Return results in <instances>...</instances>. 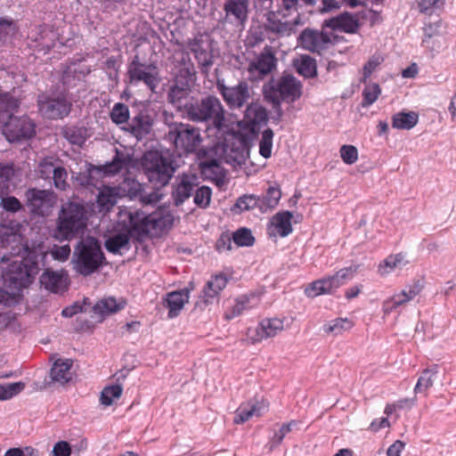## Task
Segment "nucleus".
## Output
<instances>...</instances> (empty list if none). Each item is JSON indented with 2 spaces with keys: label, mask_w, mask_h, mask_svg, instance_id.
Wrapping results in <instances>:
<instances>
[{
  "label": "nucleus",
  "mask_w": 456,
  "mask_h": 456,
  "mask_svg": "<svg viewBox=\"0 0 456 456\" xmlns=\"http://www.w3.org/2000/svg\"><path fill=\"white\" fill-rule=\"evenodd\" d=\"M281 116H254L253 119L238 121L236 128L227 131V138L223 143V152L226 154L227 162L241 164L249 154V151L257 139L263 126L270 119L278 124Z\"/></svg>",
  "instance_id": "obj_1"
},
{
  "label": "nucleus",
  "mask_w": 456,
  "mask_h": 456,
  "mask_svg": "<svg viewBox=\"0 0 456 456\" xmlns=\"http://www.w3.org/2000/svg\"><path fill=\"white\" fill-rule=\"evenodd\" d=\"M45 258L41 248H25L20 260H13L2 271L3 285L8 295L16 296L28 287L41 270L40 263Z\"/></svg>",
  "instance_id": "obj_2"
},
{
  "label": "nucleus",
  "mask_w": 456,
  "mask_h": 456,
  "mask_svg": "<svg viewBox=\"0 0 456 456\" xmlns=\"http://www.w3.org/2000/svg\"><path fill=\"white\" fill-rule=\"evenodd\" d=\"M144 174L153 188L167 185L178 165L169 151H147L142 159Z\"/></svg>",
  "instance_id": "obj_3"
},
{
  "label": "nucleus",
  "mask_w": 456,
  "mask_h": 456,
  "mask_svg": "<svg viewBox=\"0 0 456 456\" xmlns=\"http://www.w3.org/2000/svg\"><path fill=\"white\" fill-rule=\"evenodd\" d=\"M86 209L81 204L69 201L59 212L52 236L60 242L69 241L84 232L86 227Z\"/></svg>",
  "instance_id": "obj_4"
},
{
  "label": "nucleus",
  "mask_w": 456,
  "mask_h": 456,
  "mask_svg": "<svg viewBox=\"0 0 456 456\" xmlns=\"http://www.w3.org/2000/svg\"><path fill=\"white\" fill-rule=\"evenodd\" d=\"M105 259L99 240L89 236L77 243L72 261L79 274L89 276L103 265Z\"/></svg>",
  "instance_id": "obj_5"
},
{
  "label": "nucleus",
  "mask_w": 456,
  "mask_h": 456,
  "mask_svg": "<svg viewBox=\"0 0 456 456\" xmlns=\"http://www.w3.org/2000/svg\"><path fill=\"white\" fill-rule=\"evenodd\" d=\"M265 99L277 110L281 102H293L302 94V84L292 74L284 72L277 79H273L264 88Z\"/></svg>",
  "instance_id": "obj_6"
},
{
  "label": "nucleus",
  "mask_w": 456,
  "mask_h": 456,
  "mask_svg": "<svg viewBox=\"0 0 456 456\" xmlns=\"http://www.w3.org/2000/svg\"><path fill=\"white\" fill-rule=\"evenodd\" d=\"M118 226L141 243L149 237L151 231L150 214L140 209L128 211L125 214V218L118 221Z\"/></svg>",
  "instance_id": "obj_7"
},
{
  "label": "nucleus",
  "mask_w": 456,
  "mask_h": 456,
  "mask_svg": "<svg viewBox=\"0 0 456 456\" xmlns=\"http://www.w3.org/2000/svg\"><path fill=\"white\" fill-rule=\"evenodd\" d=\"M2 133L10 142H20L33 137L36 125L28 116H6Z\"/></svg>",
  "instance_id": "obj_8"
},
{
  "label": "nucleus",
  "mask_w": 456,
  "mask_h": 456,
  "mask_svg": "<svg viewBox=\"0 0 456 456\" xmlns=\"http://www.w3.org/2000/svg\"><path fill=\"white\" fill-rule=\"evenodd\" d=\"M26 206L34 216H47L56 203L57 197L53 191L36 187L25 192Z\"/></svg>",
  "instance_id": "obj_9"
},
{
  "label": "nucleus",
  "mask_w": 456,
  "mask_h": 456,
  "mask_svg": "<svg viewBox=\"0 0 456 456\" xmlns=\"http://www.w3.org/2000/svg\"><path fill=\"white\" fill-rule=\"evenodd\" d=\"M127 77L129 84L138 85L142 82L151 92H155L159 84L158 68L153 64L141 62L138 56L128 64Z\"/></svg>",
  "instance_id": "obj_10"
},
{
  "label": "nucleus",
  "mask_w": 456,
  "mask_h": 456,
  "mask_svg": "<svg viewBox=\"0 0 456 456\" xmlns=\"http://www.w3.org/2000/svg\"><path fill=\"white\" fill-rule=\"evenodd\" d=\"M169 139L174 144V153L178 157L186 156L195 151L201 141L200 133L192 127L181 126L169 133Z\"/></svg>",
  "instance_id": "obj_11"
},
{
  "label": "nucleus",
  "mask_w": 456,
  "mask_h": 456,
  "mask_svg": "<svg viewBox=\"0 0 456 456\" xmlns=\"http://www.w3.org/2000/svg\"><path fill=\"white\" fill-rule=\"evenodd\" d=\"M337 40L338 36L332 32H326L324 29L319 32L306 28L299 36V42L304 49L318 53L328 48L329 45L336 43Z\"/></svg>",
  "instance_id": "obj_12"
},
{
  "label": "nucleus",
  "mask_w": 456,
  "mask_h": 456,
  "mask_svg": "<svg viewBox=\"0 0 456 456\" xmlns=\"http://www.w3.org/2000/svg\"><path fill=\"white\" fill-rule=\"evenodd\" d=\"M217 87L230 108H240L250 97L248 85L240 81L235 86H226L223 81H217Z\"/></svg>",
  "instance_id": "obj_13"
},
{
  "label": "nucleus",
  "mask_w": 456,
  "mask_h": 456,
  "mask_svg": "<svg viewBox=\"0 0 456 456\" xmlns=\"http://www.w3.org/2000/svg\"><path fill=\"white\" fill-rule=\"evenodd\" d=\"M191 88L174 84L168 91L169 102L184 114H197L194 100L190 97Z\"/></svg>",
  "instance_id": "obj_14"
},
{
  "label": "nucleus",
  "mask_w": 456,
  "mask_h": 456,
  "mask_svg": "<svg viewBox=\"0 0 456 456\" xmlns=\"http://www.w3.org/2000/svg\"><path fill=\"white\" fill-rule=\"evenodd\" d=\"M193 289L194 284L192 281H190L187 287L166 294L163 297V305L168 309V319H174L180 314L185 303L190 298L191 290Z\"/></svg>",
  "instance_id": "obj_15"
},
{
  "label": "nucleus",
  "mask_w": 456,
  "mask_h": 456,
  "mask_svg": "<svg viewBox=\"0 0 456 456\" xmlns=\"http://www.w3.org/2000/svg\"><path fill=\"white\" fill-rule=\"evenodd\" d=\"M223 9L225 20L244 26L248 18L249 0H224Z\"/></svg>",
  "instance_id": "obj_16"
},
{
  "label": "nucleus",
  "mask_w": 456,
  "mask_h": 456,
  "mask_svg": "<svg viewBox=\"0 0 456 456\" xmlns=\"http://www.w3.org/2000/svg\"><path fill=\"white\" fill-rule=\"evenodd\" d=\"M276 59L270 47H265L255 61L248 65V72L255 79H262L275 68Z\"/></svg>",
  "instance_id": "obj_17"
},
{
  "label": "nucleus",
  "mask_w": 456,
  "mask_h": 456,
  "mask_svg": "<svg viewBox=\"0 0 456 456\" xmlns=\"http://www.w3.org/2000/svg\"><path fill=\"white\" fill-rule=\"evenodd\" d=\"M195 181V175L183 174L179 182L173 184L171 197L175 207L183 205L191 196L194 187L197 185Z\"/></svg>",
  "instance_id": "obj_18"
},
{
  "label": "nucleus",
  "mask_w": 456,
  "mask_h": 456,
  "mask_svg": "<svg viewBox=\"0 0 456 456\" xmlns=\"http://www.w3.org/2000/svg\"><path fill=\"white\" fill-rule=\"evenodd\" d=\"M358 28V20L348 12L325 20L322 24V29L330 28L331 30H339L349 34L355 33Z\"/></svg>",
  "instance_id": "obj_19"
},
{
  "label": "nucleus",
  "mask_w": 456,
  "mask_h": 456,
  "mask_svg": "<svg viewBox=\"0 0 456 456\" xmlns=\"http://www.w3.org/2000/svg\"><path fill=\"white\" fill-rule=\"evenodd\" d=\"M423 289V284L420 281H417L409 287L408 290H403L399 294L394 295L389 299L386 300L383 304V309L386 314H389L395 310L398 306L405 304L406 302L413 299L419 295Z\"/></svg>",
  "instance_id": "obj_20"
},
{
  "label": "nucleus",
  "mask_w": 456,
  "mask_h": 456,
  "mask_svg": "<svg viewBox=\"0 0 456 456\" xmlns=\"http://www.w3.org/2000/svg\"><path fill=\"white\" fill-rule=\"evenodd\" d=\"M37 102L42 114H69L71 108V103L63 97L49 98L39 95Z\"/></svg>",
  "instance_id": "obj_21"
},
{
  "label": "nucleus",
  "mask_w": 456,
  "mask_h": 456,
  "mask_svg": "<svg viewBox=\"0 0 456 456\" xmlns=\"http://www.w3.org/2000/svg\"><path fill=\"white\" fill-rule=\"evenodd\" d=\"M228 282L227 277L223 274H216L207 281L204 286L200 298L205 305L212 304L215 298H217L219 293L226 287Z\"/></svg>",
  "instance_id": "obj_22"
},
{
  "label": "nucleus",
  "mask_w": 456,
  "mask_h": 456,
  "mask_svg": "<svg viewBox=\"0 0 456 456\" xmlns=\"http://www.w3.org/2000/svg\"><path fill=\"white\" fill-rule=\"evenodd\" d=\"M338 288L330 275L312 281L305 289L307 297H316L321 295H332Z\"/></svg>",
  "instance_id": "obj_23"
},
{
  "label": "nucleus",
  "mask_w": 456,
  "mask_h": 456,
  "mask_svg": "<svg viewBox=\"0 0 456 456\" xmlns=\"http://www.w3.org/2000/svg\"><path fill=\"white\" fill-rule=\"evenodd\" d=\"M219 148H212L210 150L202 149L198 153L200 159H205L200 162V167L204 171H209L218 175H224V168L221 166L219 159L216 157Z\"/></svg>",
  "instance_id": "obj_24"
},
{
  "label": "nucleus",
  "mask_w": 456,
  "mask_h": 456,
  "mask_svg": "<svg viewBox=\"0 0 456 456\" xmlns=\"http://www.w3.org/2000/svg\"><path fill=\"white\" fill-rule=\"evenodd\" d=\"M131 239L128 233L120 227L119 230L116 231L105 240L104 246L106 250L110 253L121 255V249L128 250L130 248Z\"/></svg>",
  "instance_id": "obj_25"
},
{
  "label": "nucleus",
  "mask_w": 456,
  "mask_h": 456,
  "mask_svg": "<svg viewBox=\"0 0 456 456\" xmlns=\"http://www.w3.org/2000/svg\"><path fill=\"white\" fill-rule=\"evenodd\" d=\"M73 366L71 359H57L50 370V378L54 382L66 384L71 380L70 369Z\"/></svg>",
  "instance_id": "obj_26"
},
{
  "label": "nucleus",
  "mask_w": 456,
  "mask_h": 456,
  "mask_svg": "<svg viewBox=\"0 0 456 456\" xmlns=\"http://www.w3.org/2000/svg\"><path fill=\"white\" fill-rule=\"evenodd\" d=\"M282 329L283 322L281 320L278 318L264 319L256 330L257 336L256 340L259 341L274 337L278 330H281Z\"/></svg>",
  "instance_id": "obj_27"
},
{
  "label": "nucleus",
  "mask_w": 456,
  "mask_h": 456,
  "mask_svg": "<svg viewBox=\"0 0 456 456\" xmlns=\"http://www.w3.org/2000/svg\"><path fill=\"white\" fill-rule=\"evenodd\" d=\"M292 217L293 214L289 210L278 212L273 216L272 224L276 228L281 237H287L292 232Z\"/></svg>",
  "instance_id": "obj_28"
},
{
  "label": "nucleus",
  "mask_w": 456,
  "mask_h": 456,
  "mask_svg": "<svg viewBox=\"0 0 456 456\" xmlns=\"http://www.w3.org/2000/svg\"><path fill=\"white\" fill-rule=\"evenodd\" d=\"M265 411V406L258 403L241 404L235 412L234 423L242 424L248 421L252 416H260Z\"/></svg>",
  "instance_id": "obj_29"
},
{
  "label": "nucleus",
  "mask_w": 456,
  "mask_h": 456,
  "mask_svg": "<svg viewBox=\"0 0 456 456\" xmlns=\"http://www.w3.org/2000/svg\"><path fill=\"white\" fill-rule=\"evenodd\" d=\"M118 191L117 188L106 186L99 191L97 204L101 211H110L118 201Z\"/></svg>",
  "instance_id": "obj_30"
},
{
  "label": "nucleus",
  "mask_w": 456,
  "mask_h": 456,
  "mask_svg": "<svg viewBox=\"0 0 456 456\" xmlns=\"http://www.w3.org/2000/svg\"><path fill=\"white\" fill-rule=\"evenodd\" d=\"M281 198V191L279 186H269L266 192L262 197H259L260 211L266 212L269 209H273L279 203Z\"/></svg>",
  "instance_id": "obj_31"
},
{
  "label": "nucleus",
  "mask_w": 456,
  "mask_h": 456,
  "mask_svg": "<svg viewBox=\"0 0 456 456\" xmlns=\"http://www.w3.org/2000/svg\"><path fill=\"white\" fill-rule=\"evenodd\" d=\"M41 285L47 290L58 293L62 287V275L55 271L45 270L40 277Z\"/></svg>",
  "instance_id": "obj_32"
},
{
  "label": "nucleus",
  "mask_w": 456,
  "mask_h": 456,
  "mask_svg": "<svg viewBox=\"0 0 456 456\" xmlns=\"http://www.w3.org/2000/svg\"><path fill=\"white\" fill-rule=\"evenodd\" d=\"M195 109L197 114H224L219 99L212 95L202 98L200 105L195 106Z\"/></svg>",
  "instance_id": "obj_33"
},
{
  "label": "nucleus",
  "mask_w": 456,
  "mask_h": 456,
  "mask_svg": "<svg viewBox=\"0 0 456 456\" xmlns=\"http://www.w3.org/2000/svg\"><path fill=\"white\" fill-rule=\"evenodd\" d=\"M125 303L118 302L114 297L103 298L98 301L94 306L93 311L100 315H108L115 314L123 309Z\"/></svg>",
  "instance_id": "obj_34"
},
{
  "label": "nucleus",
  "mask_w": 456,
  "mask_h": 456,
  "mask_svg": "<svg viewBox=\"0 0 456 456\" xmlns=\"http://www.w3.org/2000/svg\"><path fill=\"white\" fill-rule=\"evenodd\" d=\"M437 373V365L423 370L414 387L415 394L423 393L431 387L436 379Z\"/></svg>",
  "instance_id": "obj_35"
},
{
  "label": "nucleus",
  "mask_w": 456,
  "mask_h": 456,
  "mask_svg": "<svg viewBox=\"0 0 456 456\" xmlns=\"http://www.w3.org/2000/svg\"><path fill=\"white\" fill-rule=\"evenodd\" d=\"M254 208L260 210L259 196L254 194H244L239 197L231 210L235 214H240Z\"/></svg>",
  "instance_id": "obj_36"
},
{
  "label": "nucleus",
  "mask_w": 456,
  "mask_h": 456,
  "mask_svg": "<svg viewBox=\"0 0 456 456\" xmlns=\"http://www.w3.org/2000/svg\"><path fill=\"white\" fill-rule=\"evenodd\" d=\"M191 52L194 54L199 65L208 68L212 65V56L210 53L204 49L201 42L198 38H193L189 42Z\"/></svg>",
  "instance_id": "obj_37"
},
{
  "label": "nucleus",
  "mask_w": 456,
  "mask_h": 456,
  "mask_svg": "<svg viewBox=\"0 0 456 456\" xmlns=\"http://www.w3.org/2000/svg\"><path fill=\"white\" fill-rule=\"evenodd\" d=\"M151 231L162 232L170 229L174 224V217L169 212H159L150 214Z\"/></svg>",
  "instance_id": "obj_38"
},
{
  "label": "nucleus",
  "mask_w": 456,
  "mask_h": 456,
  "mask_svg": "<svg viewBox=\"0 0 456 456\" xmlns=\"http://www.w3.org/2000/svg\"><path fill=\"white\" fill-rule=\"evenodd\" d=\"M45 170L44 172L53 173L54 186L59 190H65L69 185L67 183L68 173L65 167L61 166L54 167L53 163H46L42 166Z\"/></svg>",
  "instance_id": "obj_39"
},
{
  "label": "nucleus",
  "mask_w": 456,
  "mask_h": 456,
  "mask_svg": "<svg viewBox=\"0 0 456 456\" xmlns=\"http://www.w3.org/2000/svg\"><path fill=\"white\" fill-rule=\"evenodd\" d=\"M20 104L19 99L0 87V114H13L18 110Z\"/></svg>",
  "instance_id": "obj_40"
},
{
  "label": "nucleus",
  "mask_w": 456,
  "mask_h": 456,
  "mask_svg": "<svg viewBox=\"0 0 456 456\" xmlns=\"http://www.w3.org/2000/svg\"><path fill=\"white\" fill-rule=\"evenodd\" d=\"M129 157L126 156L124 152L116 149V152L112 158V160L104 164L103 168L107 170V173L114 175L119 173L127 165Z\"/></svg>",
  "instance_id": "obj_41"
},
{
  "label": "nucleus",
  "mask_w": 456,
  "mask_h": 456,
  "mask_svg": "<svg viewBox=\"0 0 456 456\" xmlns=\"http://www.w3.org/2000/svg\"><path fill=\"white\" fill-rule=\"evenodd\" d=\"M353 327V322L348 318H336L323 326L326 333H331L334 336L342 334Z\"/></svg>",
  "instance_id": "obj_42"
},
{
  "label": "nucleus",
  "mask_w": 456,
  "mask_h": 456,
  "mask_svg": "<svg viewBox=\"0 0 456 456\" xmlns=\"http://www.w3.org/2000/svg\"><path fill=\"white\" fill-rule=\"evenodd\" d=\"M365 86L362 90V106L367 107L373 104L381 94V88L379 84L374 82L364 83Z\"/></svg>",
  "instance_id": "obj_43"
},
{
  "label": "nucleus",
  "mask_w": 456,
  "mask_h": 456,
  "mask_svg": "<svg viewBox=\"0 0 456 456\" xmlns=\"http://www.w3.org/2000/svg\"><path fill=\"white\" fill-rule=\"evenodd\" d=\"M297 71L305 77H313L316 75L315 61L307 55H302L301 58L295 62Z\"/></svg>",
  "instance_id": "obj_44"
},
{
  "label": "nucleus",
  "mask_w": 456,
  "mask_h": 456,
  "mask_svg": "<svg viewBox=\"0 0 456 456\" xmlns=\"http://www.w3.org/2000/svg\"><path fill=\"white\" fill-rule=\"evenodd\" d=\"M384 56L379 53H376L371 55L363 65L362 77H361L360 81L362 83H366L372 73L378 69V68L384 62Z\"/></svg>",
  "instance_id": "obj_45"
},
{
  "label": "nucleus",
  "mask_w": 456,
  "mask_h": 456,
  "mask_svg": "<svg viewBox=\"0 0 456 456\" xmlns=\"http://www.w3.org/2000/svg\"><path fill=\"white\" fill-rule=\"evenodd\" d=\"M122 386L120 384H114L105 387L101 392L100 401L105 406H110L115 399H118L122 395Z\"/></svg>",
  "instance_id": "obj_46"
},
{
  "label": "nucleus",
  "mask_w": 456,
  "mask_h": 456,
  "mask_svg": "<svg viewBox=\"0 0 456 456\" xmlns=\"http://www.w3.org/2000/svg\"><path fill=\"white\" fill-rule=\"evenodd\" d=\"M232 241L238 247H251L255 243V237L250 229L240 227L232 232Z\"/></svg>",
  "instance_id": "obj_47"
},
{
  "label": "nucleus",
  "mask_w": 456,
  "mask_h": 456,
  "mask_svg": "<svg viewBox=\"0 0 456 456\" xmlns=\"http://www.w3.org/2000/svg\"><path fill=\"white\" fill-rule=\"evenodd\" d=\"M273 136L274 133L269 127L264 129L261 133V139L259 142V154L265 159H269L272 155Z\"/></svg>",
  "instance_id": "obj_48"
},
{
  "label": "nucleus",
  "mask_w": 456,
  "mask_h": 456,
  "mask_svg": "<svg viewBox=\"0 0 456 456\" xmlns=\"http://www.w3.org/2000/svg\"><path fill=\"white\" fill-rule=\"evenodd\" d=\"M151 116H134L132 120V132L138 135L147 134L150 133L152 126Z\"/></svg>",
  "instance_id": "obj_49"
},
{
  "label": "nucleus",
  "mask_w": 456,
  "mask_h": 456,
  "mask_svg": "<svg viewBox=\"0 0 456 456\" xmlns=\"http://www.w3.org/2000/svg\"><path fill=\"white\" fill-rule=\"evenodd\" d=\"M196 79V73L192 65L181 68L175 78V84L191 88Z\"/></svg>",
  "instance_id": "obj_50"
},
{
  "label": "nucleus",
  "mask_w": 456,
  "mask_h": 456,
  "mask_svg": "<svg viewBox=\"0 0 456 456\" xmlns=\"http://www.w3.org/2000/svg\"><path fill=\"white\" fill-rule=\"evenodd\" d=\"M25 388L22 381L0 384V401H6L19 395Z\"/></svg>",
  "instance_id": "obj_51"
},
{
  "label": "nucleus",
  "mask_w": 456,
  "mask_h": 456,
  "mask_svg": "<svg viewBox=\"0 0 456 456\" xmlns=\"http://www.w3.org/2000/svg\"><path fill=\"white\" fill-rule=\"evenodd\" d=\"M297 426V421H296V420H291L288 423H283L280 427V428L274 432L273 437L269 441L271 450L279 446L282 443V441H283L284 437L287 436V434L291 432L292 428Z\"/></svg>",
  "instance_id": "obj_52"
},
{
  "label": "nucleus",
  "mask_w": 456,
  "mask_h": 456,
  "mask_svg": "<svg viewBox=\"0 0 456 456\" xmlns=\"http://www.w3.org/2000/svg\"><path fill=\"white\" fill-rule=\"evenodd\" d=\"M405 256L403 253L396 254L395 256H388L383 263L379 265V273L381 274L387 273L394 270L395 267L404 265L406 261L404 260Z\"/></svg>",
  "instance_id": "obj_53"
},
{
  "label": "nucleus",
  "mask_w": 456,
  "mask_h": 456,
  "mask_svg": "<svg viewBox=\"0 0 456 456\" xmlns=\"http://www.w3.org/2000/svg\"><path fill=\"white\" fill-rule=\"evenodd\" d=\"M211 197L212 189L209 186L202 185L196 190L193 202L198 208L205 209L209 207Z\"/></svg>",
  "instance_id": "obj_54"
},
{
  "label": "nucleus",
  "mask_w": 456,
  "mask_h": 456,
  "mask_svg": "<svg viewBox=\"0 0 456 456\" xmlns=\"http://www.w3.org/2000/svg\"><path fill=\"white\" fill-rule=\"evenodd\" d=\"M358 271L357 265H350L348 267L342 268L338 270L335 274L330 275L337 287L339 288L344 285L347 281H350L354 278V274Z\"/></svg>",
  "instance_id": "obj_55"
},
{
  "label": "nucleus",
  "mask_w": 456,
  "mask_h": 456,
  "mask_svg": "<svg viewBox=\"0 0 456 456\" xmlns=\"http://www.w3.org/2000/svg\"><path fill=\"white\" fill-rule=\"evenodd\" d=\"M419 121V116H393L392 126L396 129L410 130Z\"/></svg>",
  "instance_id": "obj_56"
},
{
  "label": "nucleus",
  "mask_w": 456,
  "mask_h": 456,
  "mask_svg": "<svg viewBox=\"0 0 456 456\" xmlns=\"http://www.w3.org/2000/svg\"><path fill=\"white\" fill-rule=\"evenodd\" d=\"M86 167H87V171L90 172V182H92L93 187H97L99 182L104 178L105 176L110 175L107 173V170L103 168L102 166H94L91 163H86Z\"/></svg>",
  "instance_id": "obj_57"
},
{
  "label": "nucleus",
  "mask_w": 456,
  "mask_h": 456,
  "mask_svg": "<svg viewBox=\"0 0 456 456\" xmlns=\"http://www.w3.org/2000/svg\"><path fill=\"white\" fill-rule=\"evenodd\" d=\"M0 207L10 213H17L23 208L20 200L15 196L6 195L3 196L0 200Z\"/></svg>",
  "instance_id": "obj_58"
},
{
  "label": "nucleus",
  "mask_w": 456,
  "mask_h": 456,
  "mask_svg": "<svg viewBox=\"0 0 456 456\" xmlns=\"http://www.w3.org/2000/svg\"><path fill=\"white\" fill-rule=\"evenodd\" d=\"M339 152H340V157H341L343 162L347 165H353L358 159V150L354 145H350V144L342 145Z\"/></svg>",
  "instance_id": "obj_59"
},
{
  "label": "nucleus",
  "mask_w": 456,
  "mask_h": 456,
  "mask_svg": "<svg viewBox=\"0 0 456 456\" xmlns=\"http://www.w3.org/2000/svg\"><path fill=\"white\" fill-rule=\"evenodd\" d=\"M4 456H40V452L31 446L12 447L8 449Z\"/></svg>",
  "instance_id": "obj_60"
},
{
  "label": "nucleus",
  "mask_w": 456,
  "mask_h": 456,
  "mask_svg": "<svg viewBox=\"0 0 456 456\" xmlns=\"http://www.w3.org/2000/svg\"><path fill=\"white\" fill-rule=\"evenodd\" d=\"M161 189L162 188H153L152 187V191L151 192H146L143 190V191H142L139 200L143 205H153V204H156L163 197V194L160 192Z\"/></svg>",
  "instance_id": "obj_61"
},
{
  "label": "nucleus",
  "mask_w": 456,
  "mask_h": 456,
  "mask_svg": "<svg viewBox=\"0 0 456 456\" xmlns=\"http://www.w3.org/2000/svg\"><path fill=\"white\" fill-rule=\"evenodd\" d=\"M70 251V247L68 244L62 246L53 245L50 253L54 260L64 262L68 260Z\"/></svg>",
  "instance_id": "obj_62"
},
{
  "label": "nucleus",
  "mask_w": 456,
  "mask_h": 456,
  "mask_svg": "<svg viewBox=\"0 0 456 456\" xmlns=\"http://www.w3.org/2000/svg\"><path fill=\"white\" fill-rule=\"evenodd\" d=\"M71 452V446L67 441L57 442L52 451L53 456H70Z\"/></svg>",
  "instance_id": "obj_63"
},
{
  "label": "nucleus",
  "mask_w": 456,
  "mask_h": 456,
  "mask_svg": "<svg viewBox=\"0 0 456 456\" xmlns=\"http://www.w3.org/2000/svg\"><path fill=\"white\" fill-rule=\"evenodd\" d=\"M16 27L12 20L0 18V39L5 38L11 33H15Z\"/></svg>",
  "instance_id": "obj_64"
}]
</instances>
